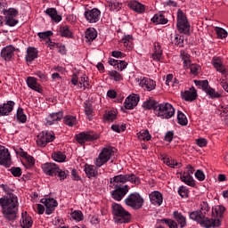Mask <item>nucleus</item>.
Wrapping results in <instances>:
<instances>
[{"label": "nucleus", "mask_w": 228, "mask_h": 228, "mask_svg": "<svg viewBox=\"0 0 228 228\" xmlns=\"http://www.w3.org/2000/svg\"><path fill=\"white\" fill-rule=\"evenodd\" d=\"M10 172L14 177H20L22 175V169L20 167H12Z\"/></svg>", "instance_id": "e2e57ef3"}, {"label": "nucleus", "mask_w": 228, "mask_h": 228, "mask_svg": "<svg viewBox=\"0 0 228 228\" xmlns=\"http://www.w3.org/2000/svg\"><path fill=\"white\" fill-rule=\"evenodd\" d=\"M151 22H153V24H167V22H168V20H167V18H165V16H163L162 14H155L151 18Z\"/></svg>", "instance_id": "79ce46f5"}, {"label": "nucleus", "mask_w": 228, "mask_h": 228, "mask_svg": "<svg viewBox=\"0 0 228 228\" xmlns=\"http://www.w3.org/2000/svg\"><path fill=\"white\" fill-rule=\"evenodd\" d=\"M177 122L180 126H188V118L183 111H177Z\"/></svg>", "instance_id": "a18cd8bd"}, {"label": "nucleus", "mask_w": 228, "mask_h": 228, "mask_svg": "<svg viewBox=\"0 0 228 228\" xmlns=\"http://www.w3.org/2000/svg\"><path fill=\"white\" fill-rule=\"evenodd\" d=\"M207 95H209L210 99H220L222 95L215 91V89L209 87L206 92Z\"/></svg>", "instance_id": "864d4df0"}, {"label": "nucleus", "mask_w": 228, "mask_h": 228, "mask_svg": "<svg viewBox=\"0 0 228 228\" xmlns=\"http://www.w3.org/2000/svg\"><path fill=\"white\" fill-rule=\"evenodd\" d=\"M108 76L110 77V79L116 82H119L124 79V77L122 76V74L118 73L117 70L109 71Z\"/></svg>", "instance_id": "a19ab883"}, {"label": "nucleus", "mask_w": 228, "mask_h": 228, "mask_svg": "<svg viewBox=\"0 0 228 228\" xmlns=\"http://www.w3.org/2000/svg\"><path fill=\"white\" fill-rule=\"evenodd\" d=\"M138 102H140V95L130 94L125 100V108L126 110H134L138 106Z\"/></svg>", "instance_id": "dca6fc26"}, {"label": "nucleus", "mask_w": 228, "mask_h": 228, "mask_svg": "<svg viewBox=\"0 0 228 228\" xmlns=\"http://www.w3.org/2000/svg\"><path fill=\"white\" fill-rule=\"evenodd\" d=\"M86 20L89 22V24H95V22H99L101 19V11L97 8H93L91 10H87L84 13Z\"/></svg>", "instance_id": "f8f14e48"}, {"label": "nucleus", "mask_w": 228, "mask_h": 228, "mask_svg": "<svg viewBox=\"0 0 228 228\" xmlns=\"http://www.w3.org/2000/svg\"><path fill=\"white\" fill-rule=\"evenodd\" d=\"M182 98L189 102L195 101V99H197V90L195 87L189 88L182 93Z\"/></svg>", "instance_id": "5701e85b"}, {"label": "nucleus", "mask_w": 228, "mask_h": 228, "mask_svg": "<svg viewBox=\"0 0 228 228\" xmlns=\"http://www.w3.org/2000/svg\"><path fill=\"white\" fill-rule=\"evenodd\" d=\"M149 197L153 206H161V204H163V194H161V192L158 191H151Z\"/></svg>", "instance_id": "aec40b11"}, {"label": "nucleus", "mask_w": 228, "mask_h": 228, "mask_svg": "<svg viewBox=\"0 0 228 228\" xmlns=\"http://www.w3.org/2000/svg\"><path fill=\"white\" fill-rule=\"evenodd\" d=\"M127 6L130 8V10L136 12V13H143V12H145V5L136 0L130 1L127 4Z\"/></svg>", "instance_id": "b1692460"}, {"label": "nucleus", "mask_w": 228, "mask_h": 228, "mask_svg": "<svg viewBox=\"0 0 228 228\" xmlns=\"http://www.w3.org/2000/svg\"><path fill=\"white\" fill-rule=\"evenodd\" d=\"M105 120H110L113 122L117 118V110H109L104 114Z\"/></svg>", "instance_id": "6e6d98bb"}, {"label": "nucleus", "mask_w": 228, "mask_h": 228, "mask_svg": "<svg viewBox=\"0 0 228 228\" xmlns=\"http://www.w3.org/2000/svg\"><path fill=\"white\" fill-rule=\"evenodd\" d=\"M139 86L146 90V92H152V90H156V81L151 79L149 77H142L138 80Z\"/></svg>", "instance_id": "4468645a"}, {"label": "nucleus", "mask_w": 228, "mask_h": 228, "mask_svg": "<svg viewBox=\"0 0 228 228\" xmlns=\"http://www.w3.org/2000/svg\"><path fill=\"white\" fill-rule=\"evenodd\" d=\"M173 216L176 220V222L180 224V227L182 228L186 227L187 225L186 217L183 216V214H181L178 211H175L173 212Z\"/></svg>", "instance_id": "2f4dec72"}, {"label": "nucleus", "mask_w": 228, "mask_h": 228, "mask_svg": "<svg viewBox=\"0 0 228 228\" xmlns=\"http://www.w3.org/2000/svg\"><path fill=\"white\" fill-rule=\"evenodd\" d=\"M195 177L198 181H204L206 179V175L203 170L198 169L195 173Z\"/></svg>", "instance_id": "69168bd1"}, {"label": "nucleus", "mask_w": 228, "mask_h": 228, "mask_svg": "<svg viewBox=\"0 0 228 228\" xmlns=\"http://www.w3.org/2000/svg\"><path fill=\"white\" fill-rule=\"evenodd\" d=\"M161 224H166V225H167V227L169 228H177V223H175V221L172 220V219H161L160 220Z\"/></svg>", "instance_id": "052dcab7"}, {"label": "nucleus", "mask_w": 228, "mask_h": 228, "mask_svg": "<svg viewBox=\"0 0 228 228\" xmlns=\"http://www.w3.org/2000/svg\"><path fill=\"white\" fill-rule=\"evenodd\" d=\"M13 53H15V48L12 45H7L1 51V56L4 60H11L12 56H13Z\"/></svg>", "instance_id": "7c9ffc66"}, {"label": "nucleus", "mask_w": 228, "mask_h": 228, "mask_svg": "<svg viewBox=\"0 0 228 228\" xmlns=\"http://www.w3.org/2000/svg\"><path fill=\"white\" fill-rule=\"evenodd\" d=\"M40 203L45 206L46 215H53L54 209L58 208V201L53 198H43L40 200Z\"/></svg>", "instance_id": "ddd939ff"}, {"label": "nucleus", "mask_w": 228, "mask_h": 228, "mask_svg": "<svg viewBox=\"0 0 228 228\" xmlns=\"http://www.w3.org/2000/svg\"><path fill=\"white\" fill-rule=\"evenodd\" d=\"M194 83L196 86L202 88L205 92L210 88L209 82L208 80H194Z\"/></svg>", "instance_id": "09e8293b"}, {"label": "nucleus", "mask_w": 228, "mask_h": 228, "mask_svg": "<svg viewBox=\"0 0 228 228\" xmlns=\"http://www.w3.org/2000/svg\"><path fill=\"white\" fill-rule=\"evenodd\" d=\"M144 110H156V102L152 100L146 101L142 103Z\"/></svg>", "instance_id": "bf43d9fd"}, {"label": "nucleus", "mask_w": 228, "mask_h": 228, "mask_svg": "<svg viewBox=\"0 0 228 228\" xmlns=\"http://www.w3.org/2000/svg\"><path fill=\"white\" fill-rule=\"evenodd\" d=\"M70 216L73 220H76V222H81V220H83V212L80 210H74L70 213Z\"/></svg>", "instance_id": "5fc2aeb1"}, {"label": "nucleus", "mask_w": 228, "mask_h": 228, "mask_svg": "<svg viewBox=\"0 0 228 228\" xmlns=\"http://www.w3.org/2000/svg\"><path fill=\"white\" fill-rule=\"evenodd\" d=\"M42 169L46 174V175H56L60 170V167L55 163H45L42 166Z\"/></svg>", "instance_id": "f3484780"}, {"label": "nucleus", "mask_w": 228, "mask_h": 228, "mask_svg": "<svg viewBox=\"0 0 228 228\" xmlns=\"http://www.w3.org/2000/svg\"><path fill=\"white\" fill-rule=\"evenodd\" d=\"M143 202V198L138 192L131 193L125 200V204L132 209H142Z\"/></svg>", "instance_id": "423d86ee"}, {"label": "nucleus", "mask_w": 228, "mask_h": 228, "mask_svg": "<svg viewBox=\"0 0 228 228\" xmlns=\"http://www.w3.org/2000/svg\"><path fill=\"white\" fill-rule=\"evenodd\" d=\"M177 29L183 35H190V22L186 17V13L183 10L178 9L177 11Z\"/></svg>", "instance_id": "39448f33"}, {"label": "nucleus", "mask_w": 228, "mask_h": 228, "mask_svg": "<svg viewBox=\"0 0 228 228\" xmlns=\"http://www.w3.org/2000/svg\"><path fill=\"white\" fill-rule=\"evenodd\" d=\"M180 179L183 181V183L187 184V186H191V188L195 187V180L191 175L183 172L181 174Z\"/></svg>", "instance_id": "c756f323"}, {"label": "nucleus", "mask_w": 228, "mask_h": 228, "mask_svg": "<svg viewBox=\"0 0 228 228\" xmlns=\"http://www.w3.org/2000/svg\"><path fill=\"white\" fill-rule=\"evenodd\" d=\"M211 62L217 72H220L221 74H225L227 72L224 62H222V58L213 57Z\"/></svg>", "instance_id": "4be33fe9"}, {"label": "nucleus", "mask_w": 228, "mask_h": 228, "mask_svg": "<svg viewBox=\"0 0 228 228\" xmlns=\"http://www.w3.org/2000/svg\"><path fill=\"white\" fill-rule=\"evenodd\" d=\"M76 140L78 143H86V142H94L99 140V134L94 132H82L76 135Z\"/></svg>", "instance_id": "9b49d317"}, {"label": "nucleus", "mask_w": 228, "mask_h": 228, "mask_svg": "<svg viewBox=\"0 0 228 228\" xmlns=\"http://www.w3.org/2000/svg\"><path fill=\"white\" fill-rule=\"evenodd\" d=\"M225 212V208L224 206L217 205L212 208V213L216 216L220 217Z\"/></svg>", "instance_id": "603ef678"}, {"label": "nucleus", "mask_w": 228, "mask_h": 228, "mask_svg": "<svg viewBox=\"0 0 228 228\" xmlns=\"http://www.w3.org/2000/svg\"><path fill=\"white\" fill-rule=\"evenodd\" d=\"M20 226L22 228L33 227V219L28 215V212L21 213Z\"/></svg>", "instance_id": "393cba45"}, {"label": "nucleus", "mask_w": 228, "mask_h": 228, "mask_svg": "<svg viewBox=\"0 0 228 228\" xmlns=\"http://www.w3.org/2000/svg\"><path fill=\"white\" fill-rule=\"evenodd\" d=\"M109 7L112 12H119V10H122V4L117 1H110Z\"/></svg>", "instance_id": "de8ad7c7"}, {"label": "nucleus", "mask_w": 228, "mask_h": 228, "mask_svg": "<svg viewBox=\"0 0 228 228\" xmlns=\"http://www.w3.org/2000/svg\"><path fill=\"white\" fill-rule=\"evenodd\" d=\"M180 56L183 60L184 69H190V64L191 63L190 54H188V53H186L184 50H182L180 53Z\"/></svg>", "instance_id": "c9c22d12"}, {"label": "nucleus", "mask_w": 228, "mask_h": 228, "mask_svg": "<svg viewBox=\"0 0 228 228\" xmlns=\"http://www.w3.org/2000/svg\"><path fill=\"white\" fill-rule=\"evenodd\" d=\"M189 69H191V74H193L194 76H197L199 74V70L200 69V65L197 64H190Z\"/></svg>", "instance_id": "338daca9"}, {"label": "nucleus", "mask_w": 228, "mask_h": 228, "mask_svg": "<svg viewBox=\"0 0 228 228\" xmlns=\"http://www.w3.org/2000/svg\"><path fill=\"white\" fill-rule=\"evenodd\" d=\"M200 225H201V227H206V228L220 227V220L210 219L207 217L206 215H204L203 218L201 219V222L200 223Z\"/></svg>", "instance_id": "a211bd4d"}, {"label": "nucleus", "mask_w": 228, "mask_h": 228, "mask_svg": "<svg viewBox=\"0 0 228 228\" xmlns=\"http://www.w3.org/2000/svg\"><path fill=\"white\" fill-rule=\"evenodd\" d=\"M78 86L79 88H84V90H86V88H90V84L88 83V77H86L85 75L80 77Z\"/></svg>", "instance_id": "3c124183"}, {"label": "nucleus", "mask_w": 228, "mask_h": 228, "mask_svg": "<svg viewBox=\"0 0 228 228\" xmlns=\"http://www.w3.org/2000/svg\"><path fill=\"white\" fill-rule=\"evenodd\" d=\"M63 118V112L52 113L46 118L47 126H53L54 122H60Z\"/></svg>", "instance_id": "a878e982"}, {"label": "nucleus", "mask_w": 228, "mask_h": 228, "mask_svg": "<svg viewBox=\"0 0 228 228\" xmlns=\"http://www.w3.org/2000/svg\"><path fill=\"white\" fill-rule=\"evenodd\" d=\"M86 38L88 40V42H93V40H95V38H97V31L95 28H87L86 30Z\"/></svg>", "instance_id": "37998d69"}, {"label": "nucleus", "mask_w": 228, "mask_h": 228, "mask_svg": "<svg viewBox=\"0 0 228 228\" xmlns=\"http://www.w3.org/2000/svg\"><path fill=\"white\" fill-rule=\"evenodd\" d=\"M127 182L132 183V184H139L140 178L134 174L118 175L113 178H110V187L113 189L111 197L114 200L120 202V200L124 199V196L129 193V185L126 184Z\"/></svg>", "instance_id": "f03ea898"}, {"label": "nucleus", "mask_w": 228, "mask_h": 228, "mask_svg": "<svg viewBox=\"0 0 228 228\" xmlns=\"http://www.w3.org/2000/svg\"><path fill=\"white\" fill-rule=\"evenodd\" d=\"M13 106H15V102L12 101H9L6 103L0 104V117H6L13 111Z\"/></svg>", "instance_id": "6ab92c4d"}, {"label": "nucleus", "mask_w": 228, "mask_h": 228, "mask_svg": "<svg viewBox=\"0 0 228 228\" xmlns=\"http://www.w3.org/2000/svg\"><path fill=\"white\" fill-rule=\"evenodd\" d=\"M200 212L201 213V215L205 216L209 213V205L208 204V202H201V204L200 205Z\"/></svg>", "instance_id": "13d9d810"}, {"label": "nucleus", "mask_w": 228, "mask_h": 228, "mask_svg": "<svg viewBox=\"0 0 228 228\" xmlns=\"http://www.w3.org/2000/svg\"><path fill=\"white\" fill-rule=\"evenodd\" d=\"M63 122L66 126H69V127H73V126H76L77 124V118L75 116L68 115L64 117Z\"/></svg>", "instance_id": "ea45409f"}, {"label": "nucleus", "mask_w": 228, "mask_h": 228, "mask_svg": "<svg viewBox=\"0 0 228 228\" xmlns=\"http://www.w3.org/2000/svg\"><path fill=\"white\" fill-rule=\"evenodd\" d=\"M111 156H113V150L111 148H103L94 160L95 167L101 168L102 165L108 163L109 159H111Z\"/></svg>", "instance_id": "6e6552de"}, {"label": "nucleus", "mask_w": 228, "mask_h": 228, "mask_svg": "<svg viewBox=\"0 0 228 228\" xmlns=\"http://www.w3.org/2000/svg\"><path fill=\"white\" fill-rule=\"evenodd\" d=\"M121 42L124 45V47L127 49V51H133V36L126 35L122 38Z\"/></svg>", "instance_id": "f704fd0d"}, {"label": "nucleus", "mask_w": 228, "mask_h": 228, "mask_svg": "<svg viewBox=\"0 0 228 228\" xmlns=\"http://www.w3.org/2000/svg\"><path fill=\"white\" fill-rule=\"evenodd\" d=\"M37 35L39 38H43L44 40H49V37H52L53 31L39 32Z\"/></svg>", "instance_id": "774afa93"}, {"label": "nucleus", "mask_w": 228, "mask_h": 228, "mask_svg": "<svg viewBox=\"0 0 228 228\" xmlns=\"http://www.w3.org/2000/svg\"><path fill=\"white\" fill-rule=\"evenodd\" d=\"M173 44L178 47H183V45H184V37L179 34H175L174 36Z\"/></svg>", "instance_id": "8fccbe9b"}, {"label": "nucleus", "mask_w": 228, "mask_h": 228, "mask_svg": "<svg viewBox=\"0 0 228 228\" xmlns=\"http://www.w3.org/2000/svg\"><path fill=\"white\" fill-rule=\"evenodd\" d=\"M112 214L116 216L117 224H128V222H131V214L118 203L112 204Z\"/></svg>", "instance_id": "7ed1b4c3"}, {"label": "nucleus", "mask_w": 228, "mask_h": 228, "mask_svg": "<svg viewBox=\"0 0 228 228\" xmlns=\"http://www.w3.org/2000/svg\"><path fill=\"white\" fill-rule=\"evenodd\" d=\"M151 58L153 61H161L163 58V49H161V45L158 42L154 43Z\"/></svg>", "instance_id": "412c9836"}, {"label": "nucleus", "mask_w": 228, "mask_h": 228, "mask_svg": "<svg viewBox=\"0 0 228 228\" xmlns=\"http://www.w3.org/2000/svg\"><path fill=\"white\" fill-rule=\"evenodd\" d=\"M59 33L61 34V37H65L67 38H69V37H72V32L70 31V28H69V26H61L60 28Z\"/></svg>", "instance_id": "49530a36"}, {"label": "nucleus", "mask_w": 228, "mask_h": 228, "mask_svg": "<svg viewBox=\"0 0 228 228\" xmlns=\"http://www.w3.org/2000/svg\"><path fill=\"white\" fill-rule=\"evenodd\" d=\"M45 13L49 15L54 22H60L61 20V16L58 15V12L54 8L46 9Z\"/></svg>", "instance_id": "72a5a7b5"}, {"label": "nucleus", "mask_w": 228, "mask_h": 228, "mask_svg": "<svg viewBox=\"0 0 228 228\" xmlns=\"http://www.w3.org/2000/svg\"><path fill=\"white\" fill-rule=\"evenodd\" d=\"M216 32L219 38H227V31L224 28L216 27Z\"/></svg>", "instance_id": "680f3d73"}, {"label": "nucleus", "mask_w": 228, "mask_h": 228, "mask_svg": "<svg viewBox=\"0 0 228 228\" xmlns=\"http://www.w3.org/2000/svg\"><path fill=\"white\" fill-rule=\"evenodd\" d=\"M0 165L5 167L6 168H10L12 167V155L10 154V151L4 146L0 145Z\"/></svg>", "instance_id": "9d476101"}, {"label": "nucleus", "mask_w": 228, "mask_h": 228, "mask_svg": "<svg viewBox=\"0 0 228 228\" xmlns=\"http://www.w3.org/2000/svg\"><path fill=\"white\" fill-rule=\"evenodd\" d=\"M137 138L141 142H149L152 136L149 133V130H142L137 134Z\"/></svg>", "instance_id": "58836bf2"}, {"label": "nucleus", "mask_w": 228, "mask_h": 228, "mask_svg": "<svg viewBox=\"0 0 228 228\" xmlns=\"http://www.w3.org/2000/svg\"><path fill=\"white\" fill-rule=\"evenodd\" d=\"M155 115L160 118H172L175 115V109L169 102L159 103L155 107Z\"/></svg>", "instance_id": "20e7f679"}, {"label": "nucleus", "mask_w": 228, "mask_h": 228, "mask_svg": "<svg viewBox=\"0 0 228 228\" xmlns=\"http://www.w3.org/2000/svg\"><path fill=\"white\" fill-rule=\"evenodd\" d=\"M189 193L190 191L187 189L186 186L182 185L178 188V194L180 195V197H182V199L188 198Z\"/></svg>", "instance_id": "4d7b16f0"}, {"label": "nucleus", "mask_w": 228, "mask_h": 228, "mask_svg": "<svg viewBox=\"0 0 228 228\" xmlns=\"http://www.w3.org/2000/svg\"><path fill=\"white\" fill-rule=\"evenodd\" d=\"M85 113L89 118L92 117L94 110L92 109V105L90 103H85Z\"/></svg>", "instance_id": "0e129e2a"}, {"label": "nucleus", "mask_w": 228, "mask_h": 228, "mask_svg": "<svg viewBox=\"0 0 228 228\" xmlns=\"http://www.w3.org/2000/svg\"><path fill=\"white\" fill-rule=\"evenodd\" d=\"M38 58V50L35 47H28L27 49V54L25 56L26 61L31 63V61H35Z\"/></svg>", "instance_id": "bb28decb"}, {"label": "nucleus", "mask_w": 228, "mask_h": 228, "mask_svg": "<svg viewBox=\"0 0 228 228\" xmlns=\"http://www.w3.org/2000/svg\"><path fill=\"white\" fill-rule=\"evenodd\" d=\"M52 159L57 163H64L65 159H67V156L61 151H54L52 153Z\"/></svg>", "instance_id": "e433bc0d"}, {"label": "nucleus", "mask_w": 228, "mask_h": 228, "mask_svg": "<svg viewBox=\"0 0 228 228\" xmlns=\"http://www.w3.org/2000/svg\"><path fill=\"white\" fill-rule=\"evenodd\" d=\"M55 135L53 132H45L43 131L38 134L36 142L39 147H45L47 143H51V142H54Z\"/></svg>", "instance_id": "1a4fd4ad"}, {"label": "nucleus", "mask_w": 228, "mask_h": 228, "mask_svg": "<svg viewBox=\"0 0 228 228\" xmlns=\"http://www.w3.org/2000/svg\"><path fill=\"white\" fill-rule=\"evenodd\" d=\"M27 86L30 88V90H34V92H37V94H42L44 92V88L42 85L38 83L35 77H28L26 79Z\"/></svg>", "instance_id": "2eb2a0df"}, {"label": "nucleus", "mask_w": 228, "mask_h": 228, "mask_svg": "<svg viewBox=\"0 0 228 228\" xmlns=\"http://www.w3.org/2000/svg\"><path fill=\"white\" fill-rule=\"evenodd\" d=\"M203 217L204 214H201L200 211H193L190 213L191 220H193L194 222H197L200 224L202 222Z\"/></svg>", "instance_id": "c03bdc74"}, {"label": "nucleus", "mask_w": 228, "mask_h": 228, "mask_svg": "<svg viewBox=\"0 0 228 228\" xmlns=\"http://www.w3.org/2000/svg\"><path fill=\"white\" fill-rule=\"evenodd\" d=\"M45 13L49 15L54 22H60L61 20V16L58 15V12L54 8L46 9Z\"/></svg>", "instance_id": "473e14b6"}, {"label": "nucleus", "mask_w": 228, "mask_h": 228, "mask_svg": "<svg viewBox=\"0 0 228 228\" xmlns=\"http://www.w3.org/2000/svg\"><path fill=\"white\" fill-rule=\"evenodd\" d=\"M16 118L18 122H20L21 124H26V121L28 120V116H26V113H24V109L18 108L17 113H16Z\"/></svg>", "instance_id": "4c0bfd02"}, {"label": "nucleus", "mask_w": 228, "mask_h": 228, "mask_svg": "<svg viewBox=\"0 0 228 228\" xmlns=\"http://www.w3.org/2000/svg\"><path fill=\"white\" fill-rule=\"evenodd\" d=\"M161 159L163 160V163H165V165H167L170 168H181V167H183V164L178 163L175 159L168 158V156L167 155H162Z\"/></svg>", "instance_id": "cd10ccee"}, {"label": "nucleus", "mask_w": 228, "mask_h": 228, "mask_svg": "<svg viewBox=\"0 0 228 228\" xmlns=\"http://www.w3.org/2000/svg\"><path fill=\"white\" fill-rule=\"evenodd\" d=\"M0 187L5 193H8L0 198L2 215L5 220H8V222H13L19 214V199L17 198V195L10 192L12 191V189H10L8 185L2 183Z\"/></svg>", "instance_id": "f257e3e1"}, {"label": "nucleus", "mask_w": 228, "mask_h": 228, "mask_svg": "<svg viewBox=\"0 0 228 228\" xmlns=\"http://www.w3.org/2000/svg\"><path fill=\"white\" fill-rule=\"evenodd\" d=\"M4 15L5 19L6 26H10V28H13V26H17L19 24V11L15 8L4 9Z\"/></svg>", "instance_id": "0eeeda50"}, {"label": "nucleus", "mask_w": 228, "mask_h": 228, "mask_svg": "<svg viewBox=\"0 0 228 228\" xmlns=\"http://www.w3.org/2000/svg\"><path fill=\"white\" fill-rule=\"evenodd\" d=\"M85 172H86V175L88 177V179L96 177L99 175V171L97 170V167L94 165L86 164Z\"/></svg>", "instance_id": "c85d7f7f"}]
</instances>
